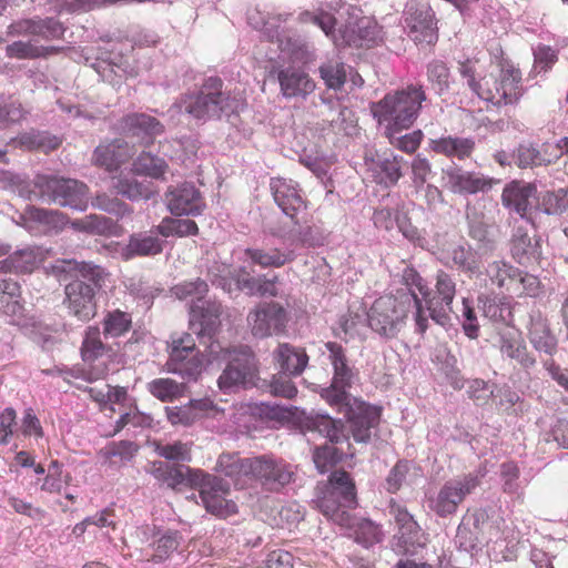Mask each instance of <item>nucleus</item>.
I'll list each match as a JSON object with an SVG mask.
<instances>
[{
  "label": "nucleus",
  "instance_id": "nucleus-42",
  "mask_svg": "<svg viewBox=\"0 0 568 568\" xmlns=\"http://www.w3.org/2000/svg\"><path fill=\"white\" fill-rule=\"evenodd\" d=\"M248 458H241L236 453H223L219 456L216 470L233 479L235 485L244 486L247 483Z\"/></svg>",
  "mask_w": 568,
  "mask_h": 568
},
{
  "label": "nucleus",
  "instance_id": "nucleus-51",
  "mask_svg": "<svg viewBox=\"0 0 568 568\" xmlns=\"http://www.w3.org/2000/svg\"><path fill=\"white\" fill-rule=\"evenodd\" d=\"M102 326L105 337H120L132 328V316L119 308L109 311L103 317Z\"/></svg>",
  "mask_w": 568,
  "mask_h": 568
},
{
  "label": "nucleus",
  "instance_id": "nucleus-37",
  "mask_svg": "<svg viewBox=\"0 0 568 568\" xmlns=\"http://www.w3.org/2000/svg\"><path fill=\"white\" fill-rule=\"evenodd\" d=\"M42 261V254L36 248H23L0 261V272L4 273H31Z\"/></svg>",
  "mask_w": 568,
  "mask_h": 568
},
{
  "label": "nucleus",
  "instance_id": "nucleus-48",
  "mask_svg": "<svg viewBox=\"0 0 568 568\" xmlns=\"http://www.w3.org/2000/svg\"><path fill=\"white\" fill-rule=\"evenodd\" d=\"M146 389L156 399L169 403L184 396L185 385L172 378L160 377L149 382Z\"/></svg>",
  "mask_w": 568,
  "mask_h": 568
},
{
  "label": "nucleus",
  "instance_id": "nucleus-50",
  "mask_svg": "<svg viewBox=\"0 0 568 568\" xmlns=\"http://www.w3.org/2000/svg\"><path fill=\"white\" fill-rule=\"evenodd\" d=\"M320 78L324 81L327 89L338 91L347 80V70L344 62L331 59L318 67Z\"/></svg>",
  "mask_w": 568,
  "mask_h": 568
},
{
  "label": "nucleus",
  "instance_id": "nucleus-8",
  "mask_svg": "<svg viewBox=\"0 0 568 568\" xmlns=\"http://www.w3.org/2000/svg\"><path fill=\"white\" fill-rule=\"evenodd\" d=\"M33 185L42 200L80 211L87 209L89 189L83 182L57 175L37 174Z\"/></svg>",
  "mask_w": 568,
  "mask_h": 568
},
{
  "label": "nucleus",
  "instance_id": "nucleus-2",
  "mask_svg": "<svg viewBox=\"0 0 568 568\" xmlns=\"http://www.w3.org/2000/svg\"><path fill=\"white\" fill-rule=\"evenodd\" d=\"M412 306L415 308L416 332L425 334L428 328V316L417 293L408 288L376 298L367 313L369 327L382 336L396 337Z\"/></svg>",
  "mask_w": 568,
  "mask_h": 568
},
{
  "label": "nucleus",
  "instance_id": "nucleus-15",
  "mask_svg": "<svg viewBox=\"0 0 568 568\" xmlns=\"http://www.w3.org/2000/svg\"><path fill=\"white\" fill-rule=\"evenodd\" d=\"M404 22L416 43L433 44L437 41L434 11L427 2L408 1L404 10Z\"/></svg>",
  "mask_w": 568,
  "mask_h": 568
},
{
  "label": "nucleus",
  "instance_id": "nucleus-36",
  "mask_svg": "<svg viewBox=\"0 0 568 568\" xmlns=\"http://www.w3.org/2000/svg\"><path fill=\"white\" fill-rule=\"evenodd\" d=\"M325 347L329 352V361L334 371L332 383L349 389L353 384L354 373L347 363L343 346L336 342H327Z\"/></svg>",
  "mask_w": 568,
  "mask_h": 568
},
{
  "label": "nucleus",
  "instance_id": "nucleus-23",
  "mask_svg": "<svg viewBox=\"0 0 568 568\" xmlns=\"http://www.w3.org/2000/svg\"><path fill=\"white\" fill-rule=\"evenodd\" d=\"M447 189L455 194H476L491 187V180L462 168H449L444 171Z\"/></svg>",
  "mask_w": 568,
  "mask_h": 568
},
{
  "label": "nucleus",
  "instance_id": "nucleus-9",
  "mask_svg": "<svg viewBox=\"0 0 568 568\" xmlns=\"http://www.w3.org/2000/svg\"><path fill=\"white\" fill-rule=\"evenodd\" d=\"M487 276L501 293L513 297H536L541 292L540 280L505 261H494L487 267Z\"/></svg>",
  "mask_w": 568,
  "mask_h": 568
},
{
  "label": "nucleus",
  "instance_id": "nucleus-7",
  "mask_svg": "<svg viewBox=\"0 0 568 568\" xmlns=\"http://www.w3.org/2000/svg\"><path fill=\"white\" fill-rule=\"evenodd\" d=\"M476 94L496 106L517 103L524 94L520 70L509 62L501 63L497 73L481 77Z\"/></svg>",
  "mask_w": 568,
  "mask_h": 568
},
{
  "label": "nucleus",
  "instance_id": "nucleus-24",
  "mask_svg": "<svg viewBox=\"0 0 568 568\" xmlns=\"http://www.w3.org/2000/svg\"><path fill=\"white\" fill-rule=\"evenodd\" d=\"M119 126L122 132L141 139L145 144L153 143L154 139L164 132V125L156 118L140 112L122 116Z\"/></svg>",
  "mask_w": 568,
  "mask_h": 568
},
{
  "label": "nucleus",
  "instance_id": "nucleus-49",
  "mask_svg": "<svg viewBox=\"0 0 568 568\" xmlns=\"http://www.w3.org/2000/svg\"><path fill=\"white\" fill-rule=\"evenodd\" d=\"M500 352L526 368L535 365V358L528 353L526 344L519 335H503Z\"/></svg>",
  "mask_w": 568,
  "mask_h": 568
},
{
  "label": "nucleus",
  "instance_id": "nucleus-18",
  "mask_svg": "<svg viewBox=\"0 0 568 568\" xmlns=\"http://www.w3.org/2000/svg\"><path fill=\"white\" fill-rule=\"evenodd\" d=\"M135 153L134 146L122 139L98 145L93 152V164L109 173L116 172L129 163Z\"/></svg>",
  "mask_w": 568,
  "mask_h": 568
},
{
  "label": "nucleus",
  "instance_id": "nucleus-44",
  "mask_svg": "<svg viewBox=\"0 0 568 568\" xmlns=\"http://www.w3.org/2000/svg\"><path fill=\"white\" fill-rule=\"evenodd\" d=\"M245 255L253 264L263 268L282 267L295 258L293 252H283L278 248H246Z\"/></svg>",
  "mask_w": 568,
  "mask_h": 568
},
{
  "label": "nucleus",
  "instance_id": "nucleus-52",
  "mask_svg": "<svg viewBox=\"0 0 568 568\" xmlns=\"http://www.w3.org/2000/svg\"><path fill=\"white\" fill-rule=\"evenodd\" d=\"M452 261L458 270L467 274L470 278L477 277L481 274V260L480 256L471 248H466L462 245L452 251Z\"/></svg>",
  "mask_w": 568,
  "mask_h": 568
},
{
  "label": "nucleus",
  "instance_id": "nucleus-1",
  "mask_svg": "<svg viewBox=\"0 0 568 568\" xmlns=\"http://www.w3.org/2000/svg\"><path fill=\"white\" fill-rule=\"evenodd\" d=\"M356 488L349 474L345 470H335L329 477L317 500L321 513L341 527L354 528V539L357 544L368 548L382 541L383 532L378 525L369 519H361L353 524L348 509L356 506Z\"/></svg>",
  "mask_w": 568,
  "mask_h": 568
},
{
  "label": "nucleus",
  "instance_id": "nucleus-46",
  "mask_svg": "<svg viewBox=\"0 0 568 568\" xmlns=\"http://www.w3.org/2000/svg\"><path fill=\"white\" fill-rule=\"evenodd\" d=\"M60 47L37 45L31 41H16L6 48L7 57L14 59H38L61 52Z\"/></svg>",
  "mask_w": 568,
  "mask_h": 568
},
{
  "label": "nucleus",
  "instance_id": "nucleus-39",
  "mask_svg": "<svg viewBox=\"0 0 568 568\" xmlns=\"http://www.w3.org/2000/svg\"><path fill=\"white\" fill-rule=\"evenodd\" d=\"M22 219L30 224L43 227L45 231L61 230L67 224V216L57 211L28 205L23 213Z\"/></svg>",
  "mask_w": 568,
  "mask_h": 568
},
{
  "label": "nucleus",
  "instance_id": "nucleus-31",
  "mask_svg": "<svg viewBox=\"0 0 568 568\" xmlns=\"http://www.w3.org/2000/svg\"><path fill=\"white\" fill-rule=\"evenodd\" d=\"M222 305L217 302H201L191 307L190 324L201 335H211L220 325Z\"/></svg>",
  "mask_w": 568,
  "mask_h": 568
},
{
  "label": "nucleus",
  "instance_id": "nucleus-10",
  "mask_svg": "<svg viewBox=\"0 0 568 568\" xmlns=\"http://www.w3.org/2000/svg\"><path fill=\"white\" fill-rule=\"evenodd\" d=\"M224 357L229 358V363L217 379L221 390L229 393L239 387L246 388L255 385L258 377V365L257 358L250 347L225 349Z\"/></svg>",
  "mask_w": 568,
  "mask_h": 568
},
{
  "label": "nucleus",
  "instance_id": "nucleus-22",
  "mask_svg": "<svg viewBox=\"0 0 568 568\" xmlns=\"http://www.w3.org/2000/svg\"><path fill=\"white\" fill-rule=\"evenodd\" d=\"M277 81L280 91L286 99H306L316 89V82L303 68L287 67L280 69Z\"/></svg>",
  "mask_w": 568,
  "mask_h": 568
},
{
  "label": "nucleus",
  "instance_id": "nucleus-27",
  "mask_svg": "<svg viewBox=\"0 0 568 568\" xmlns=\"http://www.w3.org/2000/svg\"><path fill=\"white\" fill-rule=\"evenodd\" d=\"M511 257L520 265L529 266L541 258L540 239L530 236L526 229L518 226L510 239Z\"/></svg>",
  "mask_w": 568,
  "mask_h": 568
},
{
  "label": "nucleus",
  "instance_id": "nucleus-35",
  "mask_svg": "<svg viewBox=\"0 0 568 568\" xmlns=\"http://www.w3.org/2000/svg\"><path fill=\"white\" fill-rule=\"evenodd\" d=\"M471 525L478 530L481 545L489 546L506 539L503 518L493 519L485 510L477 509L471 514Z\"/></svg>",
  "mask_w": 568,
  "mask_h": 568
},
{
  "label": "nucleus",
  "instance_id": "nucleus-29",
  "mask_svg": "<svg viewBox=\"0 0 568 568\" xmlns=\"http://www.w3.org/2000/svg\"><path fill=\"white\" fill-rule=\"evenodd\" d=\"M274 363L287 376H300L308 364V355L303 347L280 343L273 351Z\"/></svg>",
  "mask_w": 568,
  "mask_h": 568
},
{
  "label": "nucleus",
  "instance_id": "nucleus-26",
  "mask_svg": "<svg viewBox=\"0 0 568 568\" xmlns=\"http://www.w3.org/2000/svg\"><path fill=\"white\" fill-rule=\"evenodd\" d=\"M389 514L394 518L399 538L405 546H424L426 544V534L405 506L392 499Z\"/></svg>",
  "mask_w": 568,
  "mask_h": 568
},
{
  "label": "nucleus",
  "instance_id": "nucleus-54",
  "mask_svg": "<svg viewBox=\"0 0 568 568\" xmlns=\"http://www.w3.org/2000/svg\"><path fill=\"white\" fill-rule=\"evenodd\" d=\"M159 233L164 236H190L199 233L197 224L193 220L164 217L158 225Z\"/></svg>",
  "mask_w": 568,
  "mask_h": 568
},
{
  "label": "nucleus",
  "instance_id": "nucleus-57",
  "mask_svg": "<svg viewBox=\"0 0 568 568\" xmlns=\"http://www.w3.org/2000/svg\"><path fill=\"white\" fill-rule=\"evenodd\" d=\"M343 457V453L332 445H322L315 447L313 460L320 473H326L333 468Z\"/></svg>",
  "mask_w": 568,
  "mask_h": 568
},
{
  "label": "nucleus",
  "instance_id": "nucleus-25",
  "mask_svg": "<svg viewBox=\"0 0 568 568\" xmlns=\"http://www.w3.org/2000/svg\"><path fill=\"white\" fill-rule=\"evenodd\" d=\"M165 196L168 207L174 215H199L205 206L201 193L191 183L169 190Z\"/></svg>",
  "mask_w": 568,
  "mask_h": 568
},
{
  "label": "nucleus",
  "instance_id": "nucleus-13",
  "mask_svg": "<svg viewBox=\"0 0 568 568\" xmlns=\"http://www.w3.org/2000/svg\"><path fill=\"white\" fill-rule=\"evenodd\" d=\"M166 365L170 372L189 379H196L201 375L203 358L191 334L183 333L172 338Z\"/></svg>",
  "mask_w": 568,
  "mask_h": 568
},
{
  "label": "nucleus",
  "instance_id": "nucleus-47",
  "mask_svg": "<svg viewBox=\"0 0 568 568\" xmlns=\"http://www.w3.org/2000/svg\"><path fill=\"white\" fill-rule=\"evenodd\" d=\"M404 159L399 155L385 158L375 163L374 173L375 181L385 186H394L403 176L402 163Z\"/></svg>",
  "mask_w": 568,
  "mask_h": 568
},
{
  "label": "nucleus",
  "instance_id": "nucleus-11",
  "mask_svg": "<svg viewBox=\"0 0 568 568\" xmlns=\"http://www.w3.org/2000/svg\"><path fill=\"white\" fill-rule=\"evenodd\" d=\"M191 476L190 485L200 487V497L209 513L221 518H227L237 513L236 504L226 498L230 494V485L226 481L202 470L192 473Z\"/></svg>",
  "mask_w": 568,
  "mask_h": 568
},
{
  "label": "nucleus",
  "instance_id": "nucleus-4",
  "mask_svg": "<svg viewBox=\"0 0 568 568\" xmlns=\"http://www.w3.org/2000/svg\"><path fill=\"white\" fill-rule=\"evenodd\" d=\"M402 283L408 290L418 291L425 311H428V316L435 323L444 326L449 322V314L453 312V302L457 292L456 282L450 274L443 270L436 273L433 296L427 282L413 266H406L403 270Z\"/></svg>",
  "mask_w": 568,
  "mask_h": 568
},
{
  "label": "nucleus",
  "instance_id": "nucleus-19",
  "mask_svg": "<svg viewBox=\"0 0 568 568\" xmlns=\"http://www.w3.org/2000/svg\"><path fill=\"white\" fill-rule=\"evenodd\" d=\"M270 189L275 203L291 219H294L298 212L306 209V201L301 195L297 182L291 179L272 178Z\"/></svg>",
  "mask_w": 568,
  "mask_h": 568
},
{
  "label": "nucleus",
  "instance_id": "nucleus-58",
  "mask_svg": "<svg viewBox=\"0 0 568 568\" xmlns=\"http://www.w3.org/2000/svg\"><path fill=\"white\" fill-rule=\"evenodd\" d=\"M321 397L331 406L336 407L338 413L343 412V407L348 409V405L352 404L348 389L337 386L333 383L328 387H325L320 393Z\"/></svg>",
  "mask_w": 568,
  "mask_h": 568
},
{
  "label": "nucleus",
  "instance_id": "nucleus-38",
  "mask_svg": "<svg viewBox=\"0 0 568 568\" xmlns=\"http://www.w3.org/2000/svg\"><path fill=\"white\" fill-rule=\"evenodd\" d=\"M162 250V242L158 236L135 233L130 236L128 244L122 250V257L128 261L135 256H152L160 254Z\"/></svg>",
  "mask_w": 568,
  "mask_h": 568
},
{
  "label": "nucleus",
  "instance_id": "nucleus-59",
  "mask_svg": "<svg viewBox=\"0 0 568 568\" xmlns=\"http://www.w3.org/2000/svg\"><path fill=\"white\" fill-rule=\"evenodd\" d=\"M520 469L516 462L508 460L500 465V478L503 481V491L509 495L518 494Z\"/></svg>",
  "mask_w": 568,
  "mask_h": 568
},
{
  "label": "nucleus",
  "instance_id": "nucleus-62",
  "mask_svg": "<svg viewBox=\"0 0 568 568\" xmlns=\"http://www.w3.org/2000/svg\"><path fill=\"white\" fill-rule=\"evenodd\" d=\"M427 78L438 93L446 91L449 87V69L443 61L435 60L428 64Z\"/></svg>",
  "mask_w": 568,
  "mask_h": 568
},
{
  "label": "nucleus",
  "instance_id": "nucleus-55",
  "mask_svg": "<svg viewBox=\"0 0 568 568\" xmlns=\"http://www.w3.org/2000/svg\"><path fill=\"white\" fill-rule=\"evenodd\" d=\"M400 131H392L385 130V136L388 139L389 143L396 149L405 152L407 154L415 153L420 143L423 141V132L420 130L413 131L410 133H406L404 135L397 136Z\"/></svg>",
  "mask_w": 568,
  "mask_h": 568
},
{
  "label": "nucleus",
  "instance_id": "nucleus-17",
  "mask_svg": "<svg viewBox=\"0 0 568 568\" xmlns=\"http://www.w3.org/2000/svg\"><path fill=\"white\" fill-rule=\"evenodd\" d=\"M258 480L267 486H284L292 479V471L282 462H276L266 456L248 458L247 481Z\"/></svg>",
  "mask_w": 568,
  "mask_h": 568
},
{
  "label": "nucleus",
  "instance_id": "nucleus-30",
  "mask_svg": "<svg viewBox=\"0 0 568 568\" xmlns=\"http://www.w3.org/2000/svg\"><path fill=\"white\" fill-rule=\"evenodd\" d=\"M475 148L476 143L473 138L445 135L429 141V149L434 153L458 161L471 158Z\"/></svg>",
  "mask_w": 568,
  "mask_h": 568
},
{
  "label": "nucleus",
  "instance_id": "nucleus-20",
  "mask_svg": "<svg viewBox=\"0 0 568 568\" xmlns=\"http://www.w3.org/2000/svg\"><path fill=\"white\" fill-rule=\"evenodd\" d=\"M382 40V28L369 17L348 21L342 31L343 47H372Z\"/></svg>",
  "mask_w": 568,
  "mask_h": 568
},
{
  "label": "nucleus",
  "instance_id": "nucleus-41",
  "mask_svg": "<svg viewBox=\"0 0 568 568\" xmlns=\"http://www.w3.org/2000/svg\"><path fill=\"white\" fill-rule=\"evenodd\" d=\"M528 337L537 351L552 354L557 348V338L551 333L547 320L540 315L531 318Z\"/></svg>",
  "mask_w": 568,
  "mask_h": 568
},
{
  "label": "nucleus",
  "instance_id": "nucleus-56",
  "mask_svg": "<svg viewBox=\"0 0 568 568\" xmlns=\"http://www.w3.org/2000/svg\"><path fill=\"white\" fill-rule=\"evenodd\" d=\"M73 229L92 234H108L113 229L111 219L102 215L91 214L72 222Z\"/></svg>",
  "mask_w": 568,
  "mask_h": 568
},
{
  "label": "nucleus",
  "instance_id": "nucleus-14",
  "mask_svg": "<svg viewBox=\"0 0 568 568\" xmlns=\"http://www.w3.org/2000/svg\"><path fill=\"white\" fill-rule=\"evenodd\" d=\"M252 334L265 338L285 333L290 321L288 312L278 302L258 304L247 316Z\"/></svg>",
  "mask_w": 568,
  "mask_h": 568
},
{
  "label": "nucleus",
  "instance_id": "nucleus-45",
  "mask_svg": "<svg viewBox=\"0 0 568 568\" xmlns=\"http://www.w3.org/2000/svg\"><path fill=\"white\" fill-rule=\"evenodd\" d=\"M111 348L101 339V332L98 326H89L84 332L81 345V357L83 362L93 364L106 355Z\"/></svg>",
  "mask_w": 568,
  "mask_h": 568
},
{
  "label": "nucleus",
  "instance_id": "nucleus-40",
  "mask_svg": "<svg viewBox=\"0 0 568 568\" xmlns=\"http://www.w3.org/2000/svg\"><path fill=\"white\" fill-rule=\"evenodd\" d=\"M112 187L122 196L129 200H149L155 194V190L151 182H140L135 178L120 174L112 178Z\"/></svg>",
  "mask_w": 568,
  "mask_h": 568
},
{
  "label": "nucleus",
  "instance_id": "nucleus-6",
  "mask_svg": "<svg viewBox=\"0 0 568 568\" xmlns=\"http://www.w3.org/2000/svg\"><path fill=\"white\" fill-rule=\"evenodd\" d=\"M234 103L230 93L223 91L222 79L210 77L205 79L197 92L182 97L180 108L193 119L206 121L233 111Z\"/></svg>",
  "mask_w": 568,
  "mask_h": 568
},
{
  "label": "nucleus",
  "instance_id": "nucleus-33",
  "mask_svg": "<svg viewBox=\"0 0 568 568\" xmlns=\"http://www.w3.org/2000/svg\"><path fill=\"white\" fill-rule=\"evenodd\" d=\"M150 474L159 481L166 484L173 490L179 489L182 485H190L192 473H200L199 469H192L182 465H170L165 462H153Z\"/></svg>",
  "mask_w": 568,
  "mask_h": 568
},
{
  "label": "nucleus",
  "instance_id": "nucleus-61",
  "mask_svg": "<svg viewBox=\"0 0 568 568\" xmlns=\"http://www.w3.org/2000/svg\"><path fill=\"white\" fill-rule=\"evenodd\" d=\"M558 61L557 51L549 45H538L534 50V72L547 73Z\"/></svg>",
  "mask_w": 568,
  "mask_h": 568
},
{
  "label": "nucleus",
  "instance_id": "nucleus-12",
  "mask_svg": "<svg viewBox=\"0 0 568 568\" xmlns=\"http://www.w3.org/2000/svg\"><path fill=\"white\" fill-rule=\"evenodd\" d=\"M479 484L480 480L475 474L447 480L436 495L428 498V507L442 518L454 515L466 496L471 494Z\"/></svg>",
  "mask_w": 568,
  "mask_h": 568
},
{
  "label": "nucleus",
  "instance_id": "nucleus-16",
  "mask_svg": "<svg viewBox=\"0 0 568 568\" xmlns=\"http://www.w3.org/2000/svg\"><path fill=\"white\" fill-rule=\"evenodd\" d=\"M345 416L349 423L353 438L358 443H367L371 439V430L375 428L381 419V409L364 400L353 398Z\"/></svg>",
  "mask_w": 568,
  "mask_h": 568
},
{
  "label": "nucleus",
  "instance_id": "nucleus-60",
  "mask_svg": "<svg viewBox=\"0 0 568 568\" xmlns=\"http://www.w3.org/2000/svg\"><path fill=\"white\" fill-rule=\"evenodd\" d=\"M20 144L28 149H41L44 152H50L58 149L61 141L57 136H49L43 133H26L20 138Z\"/></svg>",
  "mask_w": 568,
  "mask_h": 568
},
{
  "label": "nucleus",
  "instance_id": "nucleus-28",
  "mask_svg": "<svg viewBox=\"0 0 568 568\" xmlns=\"http://www.w3.org/2000/svg\"><path fill=\"white\" fill-rule=\"evenodd\" d=\"M537 189L535 185L521 181H513L507 184L501 193L503 205L523 219L527 217L531 207V199L536 197Z\"/></svg>",
  "mask_w": 568,
  "mask_h": 568
},
{
  "label": "nucleus",
  "instance_id": "nucleus-32",
  "mask_svg": "<svg viewBox=\"0 0 568 568\" xmlns=\"http://www.w3.org/2000/svg\"><path fill=\"white\" fill-rule=\"evenodd\" d=\"M24 311L20 284L11 277H0V314L17 321L24 316Z\"/></svg>",
  "mask_w": 568,
  "mask_h": 568
},
{
  "label": "nucleus",
  "instance_id": "nucleus-63",
  "mask_svg": "<svg viewBox=\"0 0 568 568\" xmlns=\"http://www.w3.org/2000/svg\"><path fill=\"white\" fill-rule=\"evenodd\" d=\"M542 205L547 214L558 215L568 210V191L559 189L548 192L542 197Z\"/></svg>",
  "mask_w": 568,
  "mask_h": 568
},
{
  "label": "nucleus",
  "instance_id": "nucleus-21",
  "mask_svg": "<svg viewBox=\"0 0 568 568\" xmlns=\"http://www.w3.org/2000/svg\"><path fill=\"white\" fill-rule=\"evenodd\" d=\"M64 32L63 23L51 17L19 20L11 23L8 31L11 36H33L45 41L62 39Z\"/></svg>",
  "mask_w": 568,
  "mask_h": 568
},
{
  "label": "nucleus",
  "instance_id": "nucleus-64",
  "mask_svg": "<svg viewBox=\"0 0 568 568\" xmlns=\"http://www.w3.org/2000/svg\"><path fill=\"white\" fill-rule=\"evenodd\" d=\"M256 568H294V556L284 549H274Z\"/></svg>",
  "mask_w": 568,
  "mask_h": 568
},
{
  "label": "nucleus",
  "instance_id": "nucleus-5",
  "mask_svg": "<svg viewBox=\"0 0 568 568\" xmlns=\"http://www.w3.org/2000/svg\"><path fill=\"white\" fill-rule=\"evenodd\" d=\"M70 270H77L81 276L91 284L75 280L64 287L63 301L69 313L80 321L88 322L97 313L95 294L102 288L108 273L103 267L90 262L63 261Z\"/></svg>",
  "mask_w": 568,
  "mask_h": 568
},
{
  "label": "nucleus",
  "instance_id": "nucleus-3",
  "mask_svg": "<svg viewBox=\"0 0 568 568\" xmlns=\"http://www.w3.org/2000/svg\"><path fill=\"white\" fill-rule=\"evenodd\" d=\"M426 100L427 94L422 84H408L373 103L371 111L385 130L404 131L415 123Z\"/></svg>",
  "mask_w": 568,
  "mask_h": 568
},
{
  "label": "nucleus",
  "instance_id": "nucleus-43",
  "mask_svg": "<svg viewBox=\"0 0 568 568\" xmlns=\"http://www.w3.org/2000/svg\"><path fill=\"white\" fill-rule=\"evenodd\" d=\"M169 170L166 161L151 152L143 151L132 163V173L144 175L154 180H164Z\"/></svg>",
  "mask_w": 568,
  "mask_h": 568
},
{
  "label": "nucleus",
  "instance_id": "nucleus-34",
  "mask_svg": "<svg viewBox=\"0 0 568 568\" xmlns=\"http://www.w3.org/2000/svg\"><path fill=\"white\" fill-rule=\"evenodd\" d=\"M304 427L308 432L318 433L332 444H341L348 440L343 420L332 418L328 415L317 414L310 416L305 419Z\"/></svg>",
  "mask_w": 568,
  "mask_h": 568
},
{
  "label": "nucleus",
  "instance_id": "nucleus-53",
  "mask_svg": "<svg viewBox=\"0 0 568 568\" xmlns=\"http://www.w3.org/2000/svg\"><path fill=\"white\" fill-rule=\"evenodd\" d=\"M182 536L176 530H168L153 542L154 554L151 558L154 562H161L172 556L179 549Z\"/></svg>",
  "mask_w": 568,
  "mask_h": 568
}]
</instances>
